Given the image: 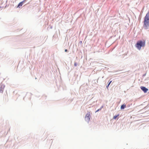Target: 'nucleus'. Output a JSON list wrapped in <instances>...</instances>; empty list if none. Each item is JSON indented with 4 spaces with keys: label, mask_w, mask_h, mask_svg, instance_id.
Segmentation results:
<instances>
[{
    "label": "nucleus",
    "mask_w": 149,
    "mask_h": 149,
    "mask_svg": "<svg viewBox=\"0 0 149 149\" xmlns=\"http://www.w3.org/2000/svg\"><path fill=\"white\" fill-rule=\"evenodd\" d=\"M141 90L143 91L144 93H146L147 91L148 90V88H146L145 87L143 86H141Z\"/></svg>",
    "instance_id": "obj_3"
},
{
    "label": "nucleus",
    "mask_w": 149,
    "mask_h": 149,
    "mask_svg": "<svg viewBox=\"0 0 149 149\" xmlns=\"http://www.w3.org/2000/svg\"><path fill=\"white\" fill-rule=\"evenodd\" d=\"M26 1V0H24L22 1L19 3L18 4V7L20 8V6H21L22 5L23 3L25 2Z\"/></svg>",
    "instance_id": "obj_5"
},
{
    "label": "nucleus",
    "mask_w": 149,
    "mask_h": 149,
    "mask_svg": "<svg viewBox=\"0 0 149 149\" xmlns=\"http://www.w3.org/2000/svg\"><path fill=\"white\" fill-rule=\"evenodd\" d=\"M119 116V114H118L117 115H116L113 116V119H116V118Z\"/></svg>",
    "instance_id": "obj_9"
},
{
    "label": "nucleus",
    "mask_w": 149,
    "mask_h": 149,
    "mask_svg": "<svg viewBox=\"0 0 149 149\" xmlns=\"http://www.w3.org/2000/svg\"><path fill=\"white\" fill-rule=\"evenodd\" d=\"M65 52H67L68 51V50L67 49H65Z\"/></svg>",
    "instance_id": "obj_14"
},
{
    "label": "nucleus",
    "mask_w": 149,
    "mask_h": 149,
    "mask_svg": "<svg viewBox=\"0 0 149 149\" xmlns=\"http://www.w3.org/2000/svg\"><path fill=\"white\" fill-rule=\"evenodd\" d=\"M145 45V41H143L141 40H139L138 41L135 47L139 50H140L141 47H144Z\"/></svg>",
    "instance_id": "obj_2"
},
{
    "label": "nucleus",
    "mask_w": 149,
    "mask_h": 149,
    "mask_svg": "<svg viewBox=\"0 0 149 149\" xmlns=\"http://www.w3.org/2000/svg\"><path fill=\"white\" fill-rule=\"evenodd\" d=\"M146 74H143V76H146Z\"/></svg>",
    "instance_id": "obj_15"
},
{
    "label": "nucleus",
    "mask_w": 149,
    "mask_h": 149,
    "mask_svg": "<svg viewBox=\"0 0 149 149\" xmlns=\"http://www.w3.org/2000/svg\"><path fill=\"white\" fill-rule=\"evenodd\" d=\"M103 107V106H102L100 108V109H101V110L102 109V108Z\"/></svg>",
    "instance_id": "obj_13"
},
{
    "label": "nucleus",
    "mask_w": 149,
    "mask_h": 149,
    "mask_svg": "<svg viewBox=\"0 0 149 149\" xmlns=\"http://www.w3.org/2000/svg\"><path fill=\"white\" fill-rule=\"evenodd\" d=\"M90 115L89 113H87L86 114L85 117L90 118Z\"/></svg>",
    "instance_id": "obj_8"
},
{
    "label": "nucleus",
    "mask_w": 149,
    "mask_h": 149,
    "mask_svg": "<svg viewBox=\"0 0 149 149\" xmlns=\"http://www.w3.org/2000/svg\"><path fill=\"white\" fill-rule=\"evenodd\" d=\"M101 109H98L97 110H96V111H95V113L97 112H98V111L101 110Z\"/></svg>",
    "instance_id": "obj_11"
},
{
    "label": "nucleus",
    "mask_w": 149,
    "mask_h": 149,
    "mask_svg": "<svg viewBox=\"0 0 149 149\" xmlns=\"http://www.w3.org/2000/svg\"><path fill=\"white\" fill-rule=\"evenodd\" d=\"M126 107V105L125 104H123L121 105V107H120V109H124Z\"/></svg>",
    "instance_id": "obj_6"
},
{
    "label": "nucleus",
    "mask_w": 149,
    "mask_h": 149,
    "mask_svg": "<svg viewBox=\"0 0 149 149\" xmlns=\"http://www.w3.org/2000/svg\"><path fill=\"white\" fill-rule=\"evenodd\" d=\"M74 65L75 66H76L77 65V64L76 62H74Z\"/></svg>",
    "instance_id": "obj_12"
},
{
    "label": "nucleus",
    "mask_w": 149,
    "mask_h": 149,
    "mask_svg": "<svg viewBox=\"0 0 149 149\" xmlns=\"http://www.w3.org/2000/svg\"><path fill=\"white\" fill-rule=\"evenodd\" d=\"M112 82V81H110L109 83L106 86V87L107 88H108V87H109V85H110V84L111 83V82Z\"/></svg>",
    "instance_id": "obj_10"
},
{
    "label": "nucleus",
    "mask_w": 149,
    "mask_h": 149,
    "mask_svg": "<svg viewBox=\"0 0 149 149\" xmlns=\"http://www.w3.org/2000/svg\"><path fill=\"white\" fill-rule=\"evenodd\" d=\"M5 87V85L3 84H1L0 87V92L2 93L3 91V89Z\"/></svg>",
    "instance_id": "obj_4"
},
{
    "label": "nucleus",
    "mask_w": 149,
    "mask_h": 149,
    "mask_svg": "<svg viewBox=\"0 0 149 149\" xmlns=\"http://www.w3.org/2000/svg\"><path fill=\"white\" fill-rule=\"evenodd\" d=\"M90 119V118L85 117V119L86 121L88 122Z\"/></svg>",
    "instance_id": "obj_7"
},
{
    "label": "nucleus",
    "mask_w": 149,
    "mask_h": 149,
    "mask_svg": "<svg viewBox=\"0 0 149 149\" xmlns=\"http://www.w3.org/2000/svg\"><path fill=\"white\" fill-rule=\"evenodd\" d=\"M149 26V12L146 14L144 18V27L147 28Z\"/></svg>",
    "instance_id": "obj_1"
}]
</instances>
